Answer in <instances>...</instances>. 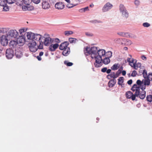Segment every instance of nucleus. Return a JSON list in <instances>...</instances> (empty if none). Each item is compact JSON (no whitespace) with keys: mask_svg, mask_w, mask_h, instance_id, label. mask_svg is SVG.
Here are the masks:
<instances>
[{"mask_svg":"<svg viewBox=\"0 0 152 152\" xmlns=\"http://www.w3.org/2000/svg\"><path fill=\"white\" fill-rule=\"evenodd\" d=\"M85 54L88 55H91L92 59H95V62L94 63L96 67H100L102 65V56L105 54V51L103 49L98 50L97 47L93 46L91 48L86 47L84 50Z\"/></svg>","mask_w":152,"mask_h":152,"instance_id":"nucleus-1","label":"nucleus"},{"mask_svg":"<svg viewBox=\"0 0 152 152\" xmlns=\"http://www.w3.org/2000/svg\"><path fill=\"white\" fill-rule=\"evenodd\" d=\"M36 45V42L34 41L28 43L29 49L31 52H35L37 50V47Z\"/></svg>","mask_w":152,"mask_h":152,"instance_id":"nucleus-2","label":"nucleus"},{"mask_svg":"<svg viewBox=\"0 0 152 152\" xmlns=\"http://www.w3.org/2000/svg\"><path fill=\"white\" fill-rule=\"evenodd\" d=\"M42 7L43 9H48L50 7V0H42Z\"/></svg>","mask_w":152,"mask_h":152,"instance_id":"nucleus-3","label":"nucleus"},{"mask_svg":"<svg viewBox=\"0 0 152 152\" xmlns=\"http://www.w3.org/2000/svg\"><path fill=\"white\" fill-rule=\"evenodd\" d=\"M14 54V51L13 50L9 48L7 49L5 53L6 56L8 59H11L13 56Z\"/></svg>","mask_w":152,"mask_h":152,"instance_id":"nucleus-4","label":"nucleus"},{"mask_svg":"<svg viewBox=\"0 0 152 152\" xmlns=\"http://www.w3.org/2000/svg\"><path fill=\"white\" fill-rule=\"evenodd\" d=\"M1 43L3 46H5L7 45L8 41L7 36L4 35L1 36Z\"/></svg>","mask_w":152,"mask_h":152,"instance_id":"nucleus-5","label":"nucleus"},{"mask_svg":"<svg viewBox=\"0 0 152 152\" xmlns=\"http://www.w3.org/2000/svg\"><path fill=\"white\" fill-rule=\"evenodd\" d=\"M9 35L11 37H17L18 35V33L15 30H11L8 33Z\"/></svg>","mask_w":152,"mask_h":152,"instance_id":"nucleus-6","label":"nucleus"},{"mask_svg":"<svg viewBox=\"0 0 152 152\" xmlns=\"http://www.w3.org/2000/svg\"><path fill=\"white\" fill-rule=\"evenodd\" d=\"M126 96L128 99H131L132 100H134L135 99L136 95L133 94L131 91H128L126 92Z\"/></svg>","mask_w":152,"mask_h":152,"instance_id":"nucleus-7","label":"nucleus"},{"mask_svg":"<svg viewBox=\"0 0 152 152\" xmlns=\"http://www.w3.org/2000/svg\"><path fill=\"white\" fill-rule=\"evenodd\" d=\"M143 83L144 84V86H142L140 88L141 89L145 90L146 88V86H149L150 84V81L149 79H148L147 78L143 80Z\"/></svg>","mask_w":152,"mask_h":152,"instance_id":"nucleus-8","label":"nucleus"},{"mask_svg":"<svg viewBox=\"0 0 152 152\" xmlns=\"http://www.w3.org/2000/svg\"><path fill=\"white\" fill-rule=\"evenodd\" d=\"M113 5L109 2L105 4L102 8V11L103 12H106L110 10L113 7Z\"/></svg>","mask_w":152,"mask_h":152,"instance_id":"nucleus-9","label":"nucleus"},{"mask_svg":"<svg viewBox=\"0 0 152 152\" xmlns=\"http://www.w3.org/2000/svg\"><path fill=\"white\" fill-rule=\"evenodd\" d=\"M141 90V91H140V90L139 91V94L137 95L136 94V97H139L140 99H143L145 96L146 92L144 91V90Z\"/></svg>","mask_w":152,"mask_h":152,"instance_id":"nucleus-10","label":"nucleus"},{"mask_svg":"<svg viewBox=\"0 0 152 152\" xmlns=\"http://www.w3.org/2000/svg\"><path fill=\"white\" fill-rule=\"evenodd\" d=\"M69 43L68 42H65L61 43L59 46V49L61 50H63L67 48H69L68 46Z\"/></svg>","mask_w":152,"mask_h":152,"instance_id":"nucleus-11","label":"nucleus"},{"mask_svg":"<svg viewBox=\"0 0 152 152\" xmlns=\"http://www.w3.org/2000/svg\"><path fill=\"white\" fill-rule=\"evenodd\" d=\"M140 88L136 84H134L131 88V90L133 91H135L134 94H137V95L139 94V91L140 90Z\"/></svg>","mask_w":152,"mask_h":152,"instance_id":"nucleus-12","label":"nucleus"},{"mask_svg":"<svg viewBox=\"0 0 152 152\" xmlns=\"http://www.w3.org/2000/svg\"><path fill=\"white\" fill-rule=\"evenodd\" d=\"M64 4L61 2L57 3L55 5V7L56 9L60 10H62L64 7Z\"/></svg>","mask_w":152,"mask_h":152,"instance_id":"nucleus-13","label":"nucleus"},{"mask_svg":"<svg viewBox=\"0 0 152 152\" xmlns=\"http://www.w3.org/2000/svg\"><path fill=\"white\" fill-rule=\"evenodd\" d=\"M26 5V6H23L22 7L23 10L24 11L32 10L34 9V7L30 5L29 4Z\"/></svg>","mask_w":152,"mask_h":152,"instance_id":"nucleus-14","label":"nucleus"},{"mask_svg":"<svg viewBox=\"0 0 152 152\" xmlns=\"http://www.w3.org/2000/svg\"><path fill=\"white\" fill-rule=\"evenodd\" d=\"M25 42V39L23 37L19 36L17 38V42H18V44H20V46L24 44Z\"/></svg>","mask_w":152,"mask_h":152,"instance_id":"nucleus-15","label":"nucleus"},{"mask_svg":"<svg viewBox=\"0 0 152 152\" xmlns=\"http://www.w3.org/2000/svg\"><path fill=\"white\" fill-rule=\"evenodd\" d=\"M58 46L59 45L57 43L51 44L49 46V50L51 51H55L58 48Z\"/></svg>","mask_w":152,"mask_h":152,"instance_id":"nucleus-16","label":"nucleus"},{"mask_svg":"<svg viewBox=\"0 0 152 152\" xmlns=\"http://www.w3.org/2000/svg\"><path fill=\"white\" fill-rule=\"evenodd\" d=\"M52 40L50 37H48L45 38L44 41V43L45 46H47L51 43Z\"/></svg>","mask_w":152,"mask_h":152,"instance_id":"nucleus-17","label":"nucleus"},{"mask_svg":"<svg viewBox=\"0 0 152 152\" xmlns=\"http://www.w3.org/2000/svg\"><path fill=\"white\" fill-rule=\"evenodd\" d=\"M62 53V55L64 56H68L70 53V50L69 48H67L63 50Z\"/></svg>","mask_w":152,"mask_h":152,"instance_id":"nucleus-18","label":"nucleus"},{"mask_svg":"<svg viewBox=\"0 0 152 152\" xmlns=\"http://www.w3.org/2000/svg\"><path fill=\"white\" fill-rule=\"evenodd\" d=\"M129 56L131 58H128L127 60V61L129 63V65L132 67V65L134 64L135 60H136L134 59L133 58H131L132 56L131 55H129Z\"/></svg>","mask_w":152,"mask_h":152,"instance_id":"nucleus-19","label":"nucleus"},{"mask_svg":"<svg viewBox=\"0 0 152 152\" xmlns=\"http://www.w3.org/2000/svg\"><path fill=\"white\" fill-rule=\"evenodd\" d=\"M116 80L115 79L111 80L108 83V86L109 87H112L115 84Z\"/></svg>","mask_w":152,"mask_h":152,"instance_id":"nucleus-20","label":"nucleus"},{"mask_svg":"<svg viewBox=\"0 0 152 152\" xmlns=\"http://www.w3.org/2000/svg\"><path fill=\"white\" fill-rule=\"evenodd\" d=\"M34 34L31 32H28L27 34V39H28L33 40Z\"/></svg>","mask_w":152,"mask_h":152,"instance_id":"nucleus-21","label":"nucleus"},{"mask_svg":"<svg viewBox=\"0 0 152 152\" xmlns=\"http://www.w3.org/2000/svg\"><path fill=\"white\" fill-rule=\"evenodd\" d=\"M42 36L39 34H34L33 41L36 40L37 41H39L40 40Z\"/></svg>","mask_w":152,"mask_h":152,"instance_id":"nucleus-22","label":"nucleus"},{"mask_svg":"<svg viewBox=\"0 0 152 152\" xmlns=\"http://www.w3.org/2000/svg\"><path fill=\"white\" fill-rule=\"evenodd\" d=\"M18 44V42L16 41L11 40L9 43L10 47L11 48H15Z\"/></svg>","mask_w":152,"mask_h":152,"instance_id":"nucleus-23","label":"nucleus"},{"mask_svg":"<svg viewBox=\"0 0 152 152\" xmlns=\"http://www.w3.org/2000/svg\"><path fill=\"white\" fill-rule=\"evenodd\" d=\"M107 77L108 79H110L112 78L115 79L117 77L114 72H112L110 74L108 75Z\"/></svg>","mask_w":152,"mask_h":152,"instance_id":"nucleus-24","label":"nucleus"},{"mask_svg":"<svg viewBox=\"0 0 152 152\" xmlns=\"http://www.w3.org/2000/svg\"><path fill=\"white\" fill-rule=\"evenodd\" d=\"M137 61L135 60V63L134 64L132 65L133 67L135 69H137L138 68L140 67L141 66V64L140 63H136Z\"/></svg>","mask_w":152,"mask_h":152,"instance_id":"nucleus-25","label":"nucleus"},{"mask_svg":"<svg viewBox=\"0 0 152 152\" xmlns=\"http://www.w3.org/2000/svg\"><path fill=\"white\" fill-rule=\"evenodd\" d=\"M123 42L125 45H129L132 44V42L131 40L126 39H124Z\"/></svg>","mask_w":152,"mask_h":152,"instance_id":"nucleus-26","label":"nucleus"},{"mask_svg":"<svg viewBox=\"0 0 152 152\" xmlns=\"http://www.w3.org/2000/svg\"><path fill=\"white\" fill-rule=\"evenodd\" d=\"M120 67V65L118 64H114L111 67V69L113 70H116L118 69Z\"/></svg>","mask_w":152,"mask_h":152,"instance_id":"nucleus-27","label":"nucleus"},{"mask_svg":"<svg viewBox=\"0 0 152 152\" xmlns=\"http://www.w3.org/2000/svg\"><path fill=\"white\" fill-rule=\"evenodd\" d=\"M110 62V59L106 57L105 58H104L103 59V62L105 64H108Z\"/></svg>","mask_w":152,"mask_h":152,"instance_id":"nucleus-28","label":"nucleus"},{"mask_svg":"<svg viewBox=\"0 0 152 152\" xmlns=\"http://www.w3.org/2000/svg\"><path fill=\"white\" fill-rule=\"evenodd\" d=\"M118 84L120 85H121L122 83L124 82V78L123 77H120L118 79Z\"/></svg>","mask_w":152,"mask_h":152,"instance_id":"nucleus-29","label":"nucleus"},{"mask_svg":"<svg viewBox=\"0 0 152 152\" xmlns=\"http://www.w3.org/2000/svg\"><path fill=\"white\" fill-rule=\"evenodd\" d=\"M7 1L6 0H0V5L1 6H4L7 4Z\"/></svg>","mask_w":152,"mask_h":152,"instance_id":"nucleus-30","label":"nucleus"},{"mask_svg":"<svg viewBox=\"0 0 152 152\" xmlns=\"http://www.w3.org/2000/svg\"><path fill=\"white\" fill-rule=\"evenodd\" d=\"M69 40L71 43H75L77 40L75 38H69Z\"/></svg>","mask_w":152,"mask_h":152,"instance_id":"nucleus-31","label":"nucleus"},{"mask_svg":"<svg viewBox=\"0 0 152 152\" xmlns=\"http://www.w3.org/2000/svg\"><path fill=\"white\" fill-rule=\"evenodd\" d=\"M112 53L111 51H108L106 53H105V56L106 57L110 58L112 56Z\"/></svg>","mask_w":152,"mask_h":152,"instance_id":"nucleus-32","label":"nucleus"},{"mask_svg":"<svg viewBox=\"0 0 152 152\" xmlns=\"http://www.w3.org/2000/svg\"><path fill=\"white\" fill-rule=\"evenodd\" d=\"M118 34L120 35L121 36L124 37H128V34L127 33L120 32Z\"/></svg>","mask_w":152,"mask_h":152,"instance_id":"nucleus-33","label":"nucleus"},{"mask_svg":"<svg viewBox=\"0 0 152 152\" xmlns=\"http://www.w3.org/2000/svg\"><path fill=\"white\" fill-rule=\"evenodd\" d=\"M64 33L65 35L68 36L69 35L73 34V32L71 31H65Z\"/></svg>","mask_w":152,"mask_h":152,"instance_id":"nucleus-34","label":"nucleus"},{"mask_svg":"<svg viewBox=\"0 0 152 152\" xmlns=\"http://www.w3.org/2000/svg\"><path fill=\"white\" fill-rule=\"evenodd\" d=\"M146 99L149 102H151L152 101V95H149L146 97Z\"/></svg>","mask_w":152,"mask_h":152,"instance_id":"nucleus-35","label":"nucleus"},{"mask_svg":"<svg viewBox=\"0 0 152 152\" xmlns=\"http://www.w3.org/2000/svg\"><path fill=\"white\" fill-rule=\"evenodd\" d=\"M122 69H123V67H121L119 70H118L117 72L115 73V75H116L117 77L121 73V70Z\"/></svg>","mask_w":152,"mask_h":152,"instance_id":"nucleus-36","label":"nucleus"},{"mask_svg":"<svg viewBox=\"0 0 152 152\" xmlns=\"http://www.w3.org/2000/svg\"><path fill=\"white\" fill-rule=\"evenodd\" d=\"M123 15L126 18L128 17L129 16V14L128 12H127L126 10H125L124 11L122 12Z\"/></svg>","mask_w":152,"mask_h":152,"instance_id":"nucleus-37","label":"nucleus"},{"mask_svg":"<svg viewBox=\"0 0 152 152\" xmlns=\"http://www.w3.org/2000/svg\"><path fill=\"white\" fill-rule=\"evenodd\" d=\"M126 9L125 8L124 5L122 4H121L120 5V10L122 12L126 10Z\"/></svg>","mask_w":152,"mask_h":152,"instance_id":"nucleus-38","label":"nucleus"},{"mask_svg":"<svg viewBox=\"0 0 152 152\" xmlns=\"http://www.w3.org/2000/svg\"><path fill=\"white\" fill-rule=\"evenodd\" d=\"M37 49H42L43 48V43L42 41H39V45L37 46Z\"/></svg>","mask_w":152,"mask_h":152,"instance_id":"nucleus-39","label":"nucleus"},{"mask_svg":"<svg viewBox=\"0 0 152 152\" xmlns=\"http://www.w3.org/2000/svg\"><path fill=\"white\" fill-rule=\"evenodd\" d=\"M142 74L145 79L147 78L148 77L147 72L146 70L145 69L143 70Z\"/></svg>","mask_w":152,"mask_h":152,"instance_id":"nucleus-40","label":"nucleus"},{"mask_svg":"<svg viewBox=\"0 0 152 152\" xmlns=\"http://www.w3.org/2000/svg\"><path fill=\"white\" fill-rule=\"evenodd\" d=\"M65 64L67 66H71L73 65V63L70 62H68L67 61H65L64 62Z\"/></svg>","mask_w":152,"mask_h":152,"instance_id":"nucleus-41","label":"nucleus"},{"mask_svg":"<svg viewBox=\"0 0 152 152\" xmlns=\"http://www.w3.org/2000/svg\"><path fill=\"white\" fill-rule=\"evenodd\" d=\"M136 83L137 84V85L139 86H141V85L143 83V80L142 81H141L140 80H137Z\"/></svg>","mask_w":152,"mask_h":152,"instance_id":"nucleus-42","label":"nucleus"},{"mask_svg":"<svg viewBox=\"0 0 152 152\" xmlns=\"http://www.w3.org/2000/svg\"><path fill=\"white\" fill-rule=\"evenodd\" d=\"M75 6L76 5H74L73 4H71L70 2L69 3H68V4H67L66 6L68 8H70Z\"/></svg>","mask_w":152,"mask_h":152,"instance_id":"nucleus-43","label":"nucleus"},{"mask_svg":"<svg viewBox=\"0 0 152 152\" xmlns=\"http://www.w3.org/2000/svg\"><path fill=\"white\" fill-rule=\"evenodd\" d=\"M7 31V29L5 28H2L0 30V34L1 33H4Z\"/></svg>","mask_w":152,"mask_h":152,"instance_id":"nucleus-44","label":"nucleus"},{"mask_svg":"<svg viewBox=\"0 0 152 152\" xmlns=\"http://www.w3.org/2000/svg\"><path fill=\"white\" fill-rule=\"evenodd\" d=\"M23 3L26 5L29 4L31 1V0H23Z\"/></svg>","mask_w":152,"mask_h":152,"instance_id":"nucleus-45","label":"nucleus"},{"mask_svg":"<svg viewBox=\"0 0 152 152\" xmlns=\"http://www.w3.org/2000/svg\"><path fill=\"white\" fill-rule=\"evenodd\" d=\"M3 10L5 11H7L9 10V7L7 5L4 6H3Z\"/></svg>","mask_w":152,"mask_h":152,"instance_id":"nucleus-46","label":"nucleus"},{"mask_svg":"<svg viewBox=\"0 0 152 152\" xmlns=\"http://www.w3.org/2000/svg\"><path fill=\"white\" fill-rule=\"evenodd\" d=\"M147 78L149 79L150 81L152 80V74L149 73Z\"/></svg>","mask_w":152,"mask_h":152,"instance_id":"nucleus-47","label":"nucleus"},{"mask_svg":"<svg viewBox=\"0 0 152 152\" xmlns=\"http://www.w3.org/2000/svg\"><path fill=\"white\" fill-rule=\"evenodd\" d=\"M142 25L144 27H148L150 25V24L147 22L143 23Z\"/></svg>","mask_w":152,"mask_h":152,"instance_id":"nucleus-48","label":"nucleus"},{"mask_svg":"<svg viewBox=\"0 0 152 152\" xmlns=\"http://www.w3.org/2000/svg\"><path fill=\"white\" fill-rule=\"evenodd\" d=\"M7 2L9 4H12L15 2V0H7Z\"/></svg>","mask_w":152,"mask_h":152,"instance_id":"nucleus-49","label":"nucleus"},{"mask_svg":"<svg viewBox=\"0 0 152 152\" xmlns=\"http://www.w3.org/2000/svg\"><path fill=\"white\" fill-rule=\"evenodd\" d=\"M91 22L92 23H102V22L101 21H100V20L98 21L96 20H92L91 21Z\"/></svg>","mask_w":152,"mask_h":152,"instance_id":"nucleus-50","label":"nucleus"},{"mask_svg":"<svg viewBox=\"0 0 152 152\" xmlns=\"http://www.w3.org/2000/svg\"><path fill=\"white\" fill-rule=\"evenodd\" d=\"M137 74V72L135 70H134L132 72L131 76L132 77H135L136 75Z\"/></svg>","mask_w":152,"mask_h":152,"instance_id":"nucleus-51","label":"nucleus"},{"mask_svg":"<svg viewBox=\"0 0 152 152\" xmlns=\"http://www.w3.org/2000/svg\"><path fill=\"white\" fill-rule=\"evenodd\" d=\"M129 37L132 38H135L136 37V36L135 35H133L132 34H131L130 35L129 34L128 35V37Z\"/></svg>","mask_w":152,"mask_h":152,"instance_id":"nucleus-52","label":"nucleus"},{"mask_svg":"<svg viewBox=\"0 0 152 152\" xmlns=\"http://www.w3.org/2000/svg\"><path fill=\"white\" fill-rule=\"evenodd\" d=\"M32 1L36 4H38L40 1V0H32Z\"/></svg>","mask_w":152,"mask_h":152,"instance_id":"nucleus-53","label":"nucleus"},{"mask_svg":"<svg viewBox=\"0 0 152 152\" xmlns=\"http://www.w3.org/2000/svg\"><path fill=\"white\" fill-rule=\"evenodd\" d=\"M26 31V30L24 28L20 29L19 30V31L20 34H22V33Z\"/></svg>","mask_w":152,"mask_h":152,"instance_id":"nucleus-54","label":"nucleus"},{"mask_svg":"<svg viewBox=\"0 0 152 152\" xmlns=\"http://www.w3.org/2000/svg\"><path fill=\"white\" fill-rule=\"evenodd\" d=\"M107 69V67H104V68H103L101 69V71L102 72H106V71Z\"/></svg>","mask_w":152,"mask_h":152,"instance_id":"nucleus-55","label":"nucleus"},{"mask_svg":"<svg viewBox=\"0 0 152 152\" xmlns=\"http://www.w3.org/2000/svg\"><path fill=\"white\" fill-rule=\"evenodd\" d=\"M134 3L136 5L138 6L140 4V1L138 0H135L134 1Z\"/></svg>","mask_w":152,"mask_h":152,"instance_id":"nucleus-56","label":"nucleus"},{"mask_svg":"<svg viewBox=\"0 0 152 152\" xmlns=\"http://www.w3.org/2000/svg\"><path fill=\"white\" fill-rule=\"evenodd\" d=\"M44 37L45 38H46L50 37V35L48 34H45L44 35Z\"/></svg>","mask_w":152,"mask_h":152,"instance_id":"nucleus-57","label":"nucleus"},{"mask_svg":"<svg viewBox=\"0 0 152 152\" xmlns=\"http://www.w3.org/2000/svg\"><path fill=\"white\" fill-rule=\"evenodd\" d=\"M141 58L142 59L144 60H146L147 59L146 57L144 55L142 56Z\"/></svg>","mask_w":152,"mask_h":152,"instance_id":"nucleus-58","label":"nucleus"},{"mask_svg":"<svg viewBox=\"0 0 152 152\" xmlns=\"http://www.w3.org/2000/svg\"><path fill=\"white\" fill-rule=\"evenodd\" d=\"M132 80H128L127 82V83L129 85H131L132 84Z\"/></svg>","mask_w":152,"mask_h":152,"instance_id":"nucleus-59","label":"nucleus"},{"mask_svg":"<svg viewBox=\"0 0 152 152\" xmlns=\"http://www.w3.org/2000/svg\"><path fill=\"white\" fill-rule=\"evenodd\" d=\"M86 35L89 36H93V34H90L88 33H86Z\"/></svg>","mask_w":152,"mask_h":152,"instance_id":"nucleus-60","label":"nucleus"},{"mask_svg":"<svg viewBox=\"0 0 152 152\" xmlns=\"http://www.w3.org/2000/svg\"><path fill=\"white\" fill-rule=\"evenodd\" d=\"M55 42L57 43H59L60 42V40L58 38H56L55 39Z\"/></svg>","mask_w":152,"mask_h":152,"instance_id":"nucleus-61","label":"nucleus"},{"mask_svg":"<svg viewBox=\"0 0 152 152\" xmlns=\"http://www.w3.org/2000/svg\"><path fill=\"white\" fill-rule=\"evenodd\" d=\"M37 59L39 60V61H41V60H42V58H41V56H37Z\"/></svg>","mask_w":152,"mask_h":152,"instance_id":"nucleus-62","label":"nucleus"},{"mask_svg":"<svg viewBox=\"0 0 152 152\" xmlns=\"http://www.w3.org/2000/svg\"><path fill=\"white\" fill-rule=\"evenodd\" d=\"M122 75H123L124 76L126 74V72L125 71H124V70H123V71H122Z\"/></svg>","mask_w":152,"mask_h":152,"instance_id":"nucleus-63","label":"nucleus"},{"mask_svg":"<svg viewBox=\"0 0 152 152\" xmlns=\"http://www.w3.org/2000/svg\"><path fill=\"white\" fill-rule=\"evenodd\" d=\"M111 71V70L110 69H108V70L107 69L106 71V72L107 74L110 73Z\"/></svg>","mask_w":152,"mask_h":152,"instance_id":"nucleus-64","label":"nucleus"}]
</instances>
